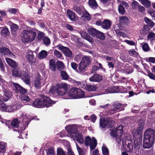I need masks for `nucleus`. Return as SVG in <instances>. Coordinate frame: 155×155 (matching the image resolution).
<instances>
[{
	"mask_svg": "<svg viewBox=\"0 0 155 155\" xmlns=\"http://www.w3.org/2000/svg\"><path fill=\"white\" fill-rule=\"evenodd\" d=\"M123 125L119 126L117 128L114 130H112L110 133L111 136L115 138L116 141L118 143H120L122 140L123 145L125 147L127 146V150L130 152L133 149V143L132 141L130 140V136L127 133L123 134Z\"/></svg>",
	"mask_w": 155,
	"mask_h": 155,
	"instance_id": "1",
	"label": "nucleus"
},
{
	"mask_svg": "<svg viewBox=\"0 0 155 155\" xmlns=\"http://www.w3.org/2000/svg\"><path fill=\"white\" fill-rule=\"evenodd\" d=\"M155 139V131L153 129H148L144 134L143 147L145 148H149L153 144Z\"/></svg>",
	"mask_w": 155,
	"mask_h": 155,
	"instance_id": "2",
	"label": "nucleus"
},
{
	"mask_svg": "<svg viewBox=\"0 0 155 155\" xmlns=\"http://www.w3.org/2000/svg\"><path fill=\"white\" fill-rule=\"evenodd\" d=\"M36 34V33L34 31L31 30H24L21 33V40L24 43L32 42L35 39Z\"/></svg>",
	"mask_w": 155,
	"mask_h": 155,
	"instance_id": "3",
	"label": "nucleus"
},
{
	"mask_svg": "<svg viewBox=\"0 0 155 155\" xmlns=\"http://www.w3.org/2000/svg\"><path fill=\"white\" fill-rule=\"evenodd\" d=\"M126 104H122L121 103H116L112 107L111 109L107 111H104L100 113V116H106L112 115L115 113L116 110L119 111L124 109V107L126 106Z\"/></svg>",
	"mask_w": 155,
	"mask_h": 155,
	"instance_id": "4",
	"label": "nucleus"
},
{
	"mask_svg": "<svg viewBox=\"0 0 155 155\" xmlns=\"http://www.w3.org/2000/svg\"><path fill=\"white\" fill-rule=\"evenodd\" d=\"M14 69L12 71V74L15 76L20 77L27 84H30V76L28 73L22 71L19 69Z\"/></svg>",
	"mask_w": 155,
	"mask_h": 155,
	"instance_id": "5",
	"label": "nucleus"
},
{
	"mask_svg": "<svg viewBox=\"0 0 155 155\" xmlns=\"http://www.w3.org/2000/svg\"><path fill=\"white\" fill-rule=\"evenodd\" d=\"M114 124V122L110 120L109 117H101L100 119V126L103 129L106 127H112Z\"/></svg>",
	"mask_w": 155,
	"mask_h": 155,
	"instance_id": "6",
	"label": "nucleus"
},
{
	"mask_svg": "<svg viewBox=\"0 0 155 155\" xmlns=\"http://www.w3.org/2000/svg\"><path fill=\"white\" fill-rule=\"evenodd\" d=\"M91 64V59L87 56H84L79 64L78 69L80 72H83L86 68L89 66Z\"/></svg>",
	"mask_w": 155,
	"mask_h": 155,
	"instance_id": "7",
	"label": "nucleus"
},
{
	"mask_svg": "<svg viewBox=\"0 0 155 155\" xmlns=\"http://www.w3.org/2000/svg\"><path fill=\"white\" fill-rule=\"evenodd\" d=\"M65 128L71 137L72 138H74L77 132V126L74 124L69 125L67 126Z\"/></svg>",
	"mask_w": 155,
	"mask_h": 155,
	"instance_id": "8",
	"label": "nucleus"
},
{
	"mask_svg": "<svg viewBox=\"0 0 155 155\" xmlns=\"http://www.w3.org/2000/svg\"><path fill=\"white\" fill-rule=\"evenodd\" d=\"M85 144L86 146H90L91 150H94L96 147L97 142L94 138L93 137L91 139L89 136H87L85 137L84 140Z\"/></svg>",
	"mask_w": 155,
	"mask_h": 155,
	"instance_id": "9",
	"label": "nucleus"
},
{
	"mask_svg": "<svg viewBox=\"0 0 155 155\" xmlns=\"http://www.w3.org/2000/svg\"><path fill=\"white\" fill-rule=\"evenodd\" d=\"M58 95H63L68 91V85L66 84H57Z\"/></svg>",
	"mask_w": 155,
	"mask_h": 155,
	"instance_id": "10",
	"label": "nucleus"
},
{
	"mask_svg": "<svg viewBox=\"0 0 155 155\" xmlns=\"http://www.w3.org/2000/svg\"><path fill=\"white\" fill-rule=\"evenodd\" d=\"M0 84L2 87L5 91V96L8 98L12 95V93L8 90L6 89V86L7 84V82L5 81L3 79L0 80Z\"/></svg>",
	"mask_w": 155,
	"mask_h": 155,
	"instance_id": "11",
	"label": "nucleus"
},
{
	"mask_svg": "<svg viewBox=\"0 0 155 155\" xmlns=\"http://www.w3.org/2000/svg\"><path fill=\"white\" fill-rule=\"evenodd\" d=\"M41 99L43 107H48L50 106L52 104H54L55 103L53 101L50 99L49 97L45 96H44L41 98Z\"/></svg>",
	"mask_w": 155,
	"mask_h": 155,
	"instance_id": "12",
	"label": "nucleus"
},
{
	"mask_svg": "<svg viewBox=\"0 0 155 155\" xmlns=\"http://www.w3.org/2000/svg\"><path fill=\"white\" fill-rule=\"evenodd\" d=\"M9 83L12 86H14L16 90L22 94L24 95V94L27 92V90L26 89L17 83L12 82H10Z\"/></svg>",
	"mask_w": 155,
	"mask_h": 155,
	"instance_id": "13",
	"label": "nucleus"
},
{
	"mask_svg": "<svg viewBox=\"0 0 155 155\" xmlns=\"http://www.w3.org/2000/svg\"><path fill=\"white\" fill-rule=\"evenodd\" d=\"M0 53L2 55H6L9 57L14 56V54L10 51L9 50L5 47H0Z\"/></svg>",
	"mask_w": 155,
	"mask_h": 155,
	"instance_id": "14",
	"label": "nucleus"
},
{
	"mask_svg": "<svg viewBox=\"0 0 155 155\" xmlns=\"http://www.w3.org/2000/svg\"><path fill=\"white\" fill-rule=\"evenodd\" d=\"M58 47L59 49L62 51L66 56L68 57L72 56V53L68 48L63 46H59Z\"/></svg>",
	"mask_w": 155,
	"mask_h": 155,
	"instance_id": "15",
	"label": "nucleus"
},
{
	"mask_svg": "<svg viewBox=\"0 0 155 155\" xmlns=\"http://www.w3.org/2000/svg\"><path fill=\"white\" fill-rule=\"evenodd\" d=\"M77 88L73 87L70 90L68 93L69 97L66 98V99H76Z\"/></svg>",
	"mask_w": 155,
	"mask_h": 155,
	"instance_id": "16",
	"label": "nucleus"
},
{
	"mask_svg": "<svg viewBox=\"0 0 155 155\" xmlns=\"http://www.w3.org/2000/svg\"><path fill=\"white\" fill-rule=\"evenodd\" d=\"M33 52V51H30L29 54L26 55V58L29 63L31 65H35L36 62V59L34 57Z\"/></svg>",
	"mask_w": 155,
	"mask_h": 155,
	"instance_id": "17",
	"label": "nucleus"
},
{
	"mask_svg": "<svg viewBox=\"0 0 155 155\" xmlns=\"http://www.w3.org/2000/svg\"><path fill=\"white\" fill-rule=\"evenodd\" d=\"M128 7V4L125 2H122L118 6V9L119 13L121 14H123L125 12V8Z\"/></svg>",
	"mask_w": 155,
	"mask_h": 155,
	"instance_id": "18",
	"label": "nucleus"
},
{
	"mask_svg": "<svg viewBox=\"0 0 155 155\" xmlns=\"http://www.w3.org/2000/svg\"><path fill=\"white\" fill-rule=\"evenodd\" d=\"M42 82V80L41 77L39 74L38 75L34 82V84L35 87L37 89L39 88L41 85Z\"/></svg>",
	"mask_w": 155,
	"mask_h": 155,
	"instance_id": "19",
	"label": "nucleus"
},
{
	"mask_svg": "<svg viewBox=\"0 0 155 155\" xmlns=\"http://www.w3.org/2000/svg\"><path fill=\"white\" fill-rule=\"evenodd\" d=\"M29 104L32 105L34 107L37 108L43 107L41 98V99H36L32 103H31L30 104Z\"/></svg>",
	"mask_w": 155,
	"mask_h": 155,
	"instance_id": "20",
	"label": "nucleus"
},
{
	"mask_svg": "<svg viewBox=\"0 0 155 155\" xmlns=\"http://www.w3.org/2000/svg\"><path fill=\"white\" fill-rule=\"evenodd\" d=\"M119 86H112L110 87L107 88L105 90L106 94L110 93H117L119 91L118 89Z\"/></svg>",
	"mask_w": 155,
	"mask_h": 155,
	"instance_id": "21",
	"label": "nucleus"
},
{
	"mask_svg": "<svg viewBox=\"0 0 155 155\" xmlns=\"http://www.w3.org/2000/svg\"><path fill=\"white\" fill-rule=\"evenodd\" d=\"M89 80L91 81L99 82L102 80V78L101 76L98 74H96L90 78Z\"/></svg>",
	"mask_w": 155,
	"mask_h": 155,
	"instance_id": "22",
	"label": "nucleus"
},
{
	"mask_svg": "<svg viewBox=\"0 0 155 155\" xmlns=\"http://www.w3.org/2000/svg\"><path fill=\"white\" fill-rule=\"evenodd\" d=\"M5 60L8 64L12 68H18L17 63L15 61L10 58H6Z\"/></svg>",
	"mask_w": 155,
	"mask_h": 155,
	"instance_id": "23",
	"label": "nucleus"
},
{
	"mask_svg": "<svg viewBox=\"0 0 155 155\" xmlns=\"http://www.w3.org/2000/svg\"><path fill=\"white\" fill-rule=\"evenodd\" d=\"M5 60L8 64L12 68H18L17 63L15 61L10 58H6Z\"/></svg>",
	"mask_w": 155,
	"mask_h": 155,
	"instance_id": "24",
	"label": "nucleus"
},
{
	"mask_svg": "<svg viewBox=\"0 0 155 155\" xmlns=\"http://www.w3.org/2000/svg\"><path fill=\"white\" fill-rule=\"evenodd\" d=\"M67 15L69 18L72 21H74L76 20V16L74 12L68 10L67 12Z\"/></svg>",
	"mask_w": 155,
	"mask_h": 155,
	"instance_id": "25",
	"label": "nucleus"
},
{
	"mask_svg": "<svg viewBox=\"0 0 155 155\" xmlns=\"http://www.w3.org/2000/svg\"><path fill=\"white\" fill-rule=\"evenodd\" d=\"M47 55V52L45 50H43L38 53V58L40 59H43L45 58Z\"/></svg>",
	"mask_w": 155,
	"mask_h": 155,
	"instance_id": "26",
	"label": "nucleus"
},
{
	"mask_svg": "<svg viewBox=\"0 0 155 155\" xmlns=\"http://www.w3.org/2000/svg\"><path fill=\"white\" fill-rule=\"evenodd\" d=\"M74 138H73L74 139L76 138L77 141L80 143L82 144L84 143V140L83 139V137L82 135L78 133L77 132Z\"/></svg>",
	"mask_w": 155,
	"mask_h": 155,
	"instance_id": "27",
	"label": "nucleus"
},
{
	"mask_svg": "<svg viewBox=\"0 0 155 155\" xmlns=\"http://www.w3.org/2000/svg\"><path fill=\"white\" fill-rule=\"evenodd\" d=\"M20 121L17 118H15L12 121L10 126L11 127L17 128L19 127V123Z\"/></svg>",
	"mask_w": 155,
	"mask_h": 155,
	"instance_id": "28",
	"label": "nucleus"
},
{
	"mask_svg": "<svg viewBox=\"0 0 155 155\" xmlns=\"http://www.w3.org/2000/svg\"><path fill=\"white\" fill-rule=\"evenodd\" d=\"M49 67L50 69L52 71H55L56 70L55 62L53 59H51L49 63Z\"/></svg>",
	"mask_w": 155,
	"mask_h": 155,
	"instance_id": "29",
	"label": "nucleus"
},
{
	"mask_svg": "<svg viewBox=\"0 0 155 155\" xmlns=\"http://www.w3.org/2000/svg\"><path fill=\"white\" fill-rule=\"evenodd\" d=\"M110 21L107 20H104L101 24L102 27L104 29H108L111 25Z\"/></svg>",
	"mask_w": 155,
	"mask_h": 155,
	"instance_id": "30",
	"label": "nucleus"
},
{
	"mask_svg": "<svg viewBox=\"0 0 155 155\" xmlns=\"http://www.w3.org/2000/svg\"><path fill=\"white\" fill-rule=\"evenodd\" d=\"M49 92L54 96H56L58 95L57 85L55 86H52L50 89Z\"/></svg>",
	"mask_w": 155,
	"mask_h": 155,
	"instance_id": "31",
	"label": "nucleus"
},
{
	"mask_svg": "<svg viewBox=\"0 0 155 155\" xmlns=\"http://www.w3.org/2000/svg\"><path fill=\"white\" fill-rule=\"evenodd\" d=\"M85 89L88 91H94L97 89V87L95 85H90L87 84L85 87Z\"/></svg>",
	"mask_w": 155,
	"mask_h": 155,
	"instance_id": "32",
	"label": "nucleus"
},
{
	"mask_svg": "<svg viewBox=\"0 0 155 155\" xmlns=\"http://www.w3.org/2000/svg\"><path fill=\"white\" fill-rule=\"evenodd\" d=\"M56 66L57 69L59 71H62L65 67L64 63L61 61H58L56 62Z\"/></svg>",
	"mask_w": 155,
	"mask_h": 155,
	"instance_id": "33",
	"label": "nucleus"
},
{
	"mask_svg": "<svg viewBox=\"0 0 155 155\" xmlns=\"http://www.w3.org/2000/svg\"><path fill=\"white\" fill-rule=\"evenodd\" d=\"M89 5L91 8L95 9L98 7L97 4L95 0H89Z\"/></svg>",
	"mask_w": 155,
	"mask_h": 155,
	"instance_id": "34",
	"label": "nucleus"
},
{
	"mask_svg": "<svg viewBox=\"0 0 155 155\" xmlns=\"http://www.w3.org/2000/svg\"><path fill=\"white\" fill-rule=\"evenodd\" d=\"M141 134L142 132L139 130L138 129L134 130L132 132V135L134 138L137 137H141Z\"/></svg>",
	"mask_w": 155,
	"mask_h": 155,
	"instance_id": "35",
	"label": "nucleus"
},
{
	"mask_svg": "<svg viewBox=\"0 0 155 155\" xmlns=\"http://www.w3.org/2000/svg\"><path fill=\"white\" fill-rule=\"evenodd\" d=\"M10 25L12 33L13 34H15L16 31L18 29V26L12 23H11Z\"/></svg>",
	"mask_w": 155,
	"mask_h": 155,
	"instance_id": "36",
	"label": "nucleus"
},
{
	"mask_svg": "<svg viewBox=\"0 0 155 155\" xmlns=\"http://www.w3.org/2000/svg\"><path fill=\"white\" fill-rule=\"evenodd\" d=\"M98 31L92 28H89L88 29V31L89 34L93 37H95Z\"/></svg>",
	"mask_w": 155,
	"mask_h": 155,
	"instance_id": "37",
	"label": "nucleus"
},
{
	"mask_svg": "<svg viewBox=\"0 0 155 155\" xmlns=\"http://www.w3.org/2000/svg\"><path fill=\"white\" fill-rule=\"evenodd\" d=\"M84 93L83 91L81 89L77 88V93L76 95V99L82 98L84 97Z\"/></svg>",
	"mask_w": 155,
	"mask_h": 155,
	"instance_id": "38",
	"label": "nucleus"
},
{
	"mask_svg": "<svg viewBox=\"0 0 155 155\" xmlns=\"http://www.w3.org/2000/svg\"><path fill=\"white\" fill-rule=\"evenodd\" d=\"M144 20L145 22L150 27L152 28L154 26L155 24L152 20L147 18L145 17L144 18Z\"/></svg>",
	"mask_w": 155,
	"mask_h": 155,
	"instance_id": "39",
	"label": "nucleus"
},
{
	"mask_svg": "<svg viewBox=\"0 0 155 155\" xmlns=\"http://www.w3.org/2000/svg\"><path fill=\"white\" fill-rule=\"evenodd\" d=\"M134 139L135 147H137L141 144L142 142L141 137H135V138H134Z\"/></svg>",
	"mask_w": 155,
	"mask_h": 155,
	"instance_id": "40",
	"label": "nucleus"
},
{
	"mask_svg": "<svg viewBox=\"0 0 155 155\" xmlns=\"http://www.w3.org/2000/svg\"><path fill=\"white\" fill-rule=\"evenodd\" d=\"M7 143L3 142H0V152H5Z\"/></svg>",
	"mask_w": 155,
	"mask_h": 155,
	"instance_id": "41",
	"label": "nucleus"
},
{
	"mask_svg": "<svg viewBox=\"0 0 155 155\" xmlns=\"http://www.w3.org/2000/svg\"><path fill=\"white\" fill-rule=\"evenodd\" d=\"M61 75L62 78L64 80H67L69 78V75L65 71H61Z\"/></svg>",
	"mask_w": 155,
	"mask_h": 155,
	"instance_id": "42",
	"label": "nucleus"
},
{
	"mask_svg": "<svg viewBox=\"0 0 155 155\" xmlns=\"http://www.w3.org/2000/svg\"><path fill=\"white\" fill-rule=\"evenodd\" d=\"M144 121L143 120H140L139 121L138 126V129L142 132L144 128Z\"/></svg>",
	"mask_w": 155,
	"mask_h": 155,
	"instance_id": "43",
	"label": "nucleus"
},
{
	"mask_svg": "<svg viewBox=\"0 0 155 155\" xmlns=\"http://www.w3.org/2000/svg\"><path fill=\"white\" fill-rule=\"evenodd\" d=\"M76 147L78 150L79 155H85L86 153L85 151L82 148L80 147L77 144H76Z\"/></svg>",
	"mask_w": 155,
	"mask_h": 155,
	"instance_id": "44",
	"label": "nucleus"
},
{
	"mask_svg": "<svg viewBox=\"0 0 155 155\" xmlns=\"http://www.w3.org/2000/svg\"><path fill=\"white\" fill-rule=\"evenodd\" d=\"M120 21L121 23L126 24L128 22V19L127 17L122 16L120 18Z\"/></svg>",
	"mask_w": 155,
	"mask_h": 155,
	"instance_id": "45",
	"label": "nucleus"
},
{
	"mask_svg": "<svg viewBox=\"0 0 155 155\" xmlns=\"http://www.w3.org/2000/svg\"><path fill=\"white\" fill-rule=\"evenodd\" d=\"M45 33L42 32L38 31L37 39L39 41H41L44 38Z\"/></svg>",
	"mask_w": 155,
	"mask_h": 155,
	"instance_id": "46",
	"label": "nucleus"
},
{
	"mask_svg": "<svg viewBox=\"0 0 155 155\" xmlns=\"http://www.w3.org/2000/svg\"><path fill=\"white\" fill-rule=\"evenodd\" d=\"M139 1L147 7H149L150 6V2L148 0H139Z\"/></svg>",
	"mask_w": 155,
	"mask_h": 155,
	"instance_id": "47",
	"label": "nucleus"
},
{
	"mask_svg": "<svg viewBox=\"0 0 155 155\" xmlns=\"http://www.w3.org/2000/svg\"><path fill=\"white\" fill-rule=\"evenodd\" d=\"M19 97L21 100L22 101L28 102L30 100V99L28 96L24 94H21L20 95Z\"/></svg>",
	"mask_w": 155,
	"mask_h": 155,
	"instance_id": "48",
	"label": "nucleus"
},
{
	"mask_svg": "<svg viewBox=\"0 0 155 155\" xmlns=\"http://www.w3.org/2000/svg\"><path fill=\"white\" fill-rule=\"evenodd\" d=\"M0 110L2 111H6L7 107L6 105L3 103L2 101H0Z\"/></svg>",
	"mask_w": 155,
	"mask_h": 155,
	"instance_id": "49",
	"label": "nucleus"
},
{
	"mask_svg": "<svg viewBox=\"0 0 155 155\" xmlns=\"http://www.w3.org/2000/svg\"><path fill=\"white\" fill-rule=\"evenodd\" d=\"M43 42L46 46H48L50 44V40L48 38L45 37L43 38Z\"/></svg>",
	"mask_w": 155,
	"mask_h": 155,
	"instance_id": "50",
	"label": "nucleus"
},
{
	"mask_svg": "<svg viewBox=\"0 0 155 155\" xmlns=\"http://www.w3.org/2000/svg\"><path fill=\"white\" fill-rule=\"evenodd\" d=\"M96 38L104 40L105 37L104 34L98 31L96 37Z\"/></svg>",
	"mask_w": 155,
	"mask_h": 155,
	"instance_id": "51",
	"label": "nucleus"
},
{
	"mask_svg": "<svg viewBox=\"0 0 155 155\" xmlns=\"http://www.w3.org/2000/svg\"><path fill=\"white\" fill-rule=\"evenodd\" d=\"M149 30V28L147 26H145L143 29L140 31V32L142 34L144 35L148 33Z\"/></svg>",
	"mask_w": 155,
	"mask_h": 155,
	"instance_id": "52",
	"label": "nucleus"
},
{
	"mask_svg": "<svg viewBox=\"0 0 155 155\" xmlns=\"http://www.w3.org/2000/svg\"><path fill=\"white\" fill-rule=\"evenodd\" d=\"M147 39L151 40H155V34L151 32L149 33L147 37Z\"/></svg>",
	"mask_w": 155,
	"mask_h": 155,
	"instance_id": "53",
	"label": "nucleus"
},
{
	"mask_svg": "<svg viewBox=\"0 0 155 155\" xmlns=\"http://www.w3.org/2000/svg\"><path fill=\"white\" fill-rule=\"evenodd\" d=\"M54 55L57 58H61L62 57V54L59 51L55 50L54 51Z\"/></svg>",
	"mask_w": 155,
	"mask_h": 155,
	"instance_id": "54",
	"label": "nucleus"
},
{
	"mask_svg": "<svg viewBox=\"0 0 155 155\" xmlns=\"http://www.w3.org/2000/svg\"><path fill=\"white\" fill-rule=\"evenodd\" d=\"M1 33L2 35H4L5 36L7 35L9 33L8 29L6 28H4L1 31Z\"/></svg>",
	"mask_w": 155,
	"mask_h": 155,
	"instance_id": "55",
	"label": "nucleus"
},
{
	"mask_svg": "<svg viewBox=\"0 0 155 155\" xmlns=\"http://www.w3.org/2000/svg\"><path fill=\"white\" fill-rule=\"evenodd\" d=\"M118 90L119 91L118 92L125 93L127 92V89L123 87L119 86Z\"/></svg>",
	"mask_w": 155,
	"mask_h": 155,
	"instance_id": "56",
	"label": "nucleus"
},
{
	"mask_svg": "<svg viewBox=\"0 0 155 155\" xmlns=\"http://www.w3.org/2000/svg\"><path fill=\"white\" fill-rule=\"evenodd\" d=\"M83 8L82 7H76L74 8V10L75 11L77 12L79 14H81L82 13V9Z\"/></svg>",
	"mask_w": 155,
	"mask_h": 155,
	"instance_id": "57",
	"label": "nucleus"
},
{
	"mask_svg": "<svg viewBox=\"0 0 155 155\" xmlns=\"http://www.w3.org/2000/svg\"><path fill=\"white\" fill-rule=\"evenodd\" d=\"M116 32L117 35L120 36L124 37H126L127 36V35L121 30L117 29L116 31Z\"/></svg>",
	"mask_w": 155,
	"mask_h": 155,
	"instance_id": "58",
	"label": "nucleus"
},
{
	"mask_svg": "<svg viewBox=\"0 0 155 155\" xmlns=\"http://www.w3.org/2000/svg\"><path fill=\"white\" fill-rule=\"evenodd\" d=\"M57 155H66L63 150L61 148H58L57 150Z\"/></svg>",
	"mask_w": 155,
	"mask_h": 155,
	"instance_id": "59",
	"label": "nucleus"
},
{
	"mask_svg": "<svg viewBox=\"0 0 155 155\" xmlns=\"http://www.w3.org/2000/svg\"><path fill=\"white\" fill-rule=\"evenodd\" d=\"M83 17L85 18V20H89L91 19L90 15L87 12H85L83 14Z\"/></svg>",
	"mask_w": 155,
	"mask_h": 155,
	"instance_id": "60",
	"label": "nucleus"
},
{
	"mask_svg": "<svg viewBox=\"0 0 155 155\" xmlns=\"http://www.w3.org/2000/svg\"><path fill=\"white\" fill-rule=\"evenodd\" d=\"M143 50L145 52L148 51L149 50V47L148 45L146 43H144L142 46Z\"/></svg>",
	"mask_w": 155,
	"mask_h": 155,
	"instance_id": "61",
	"label": "nucleus"
},
{
	"mask_svg": "<svg viewBox=\"0 0 155 155\" xmlns=\"http://www.w3.org/2000/svg\"><path fill=\"white\" fill-rule=\"evenodd\" d=\"M47 153V155H55L54 150L51 148L48 149Z\"/></svg>",
	"mask_w": 155,
	"mask_h": 155,
	"instance_id": "62",
	"label": "nucleus"
},
{
	"mask_svg": "<svg viewBox=\"0 0 155 155\" xmlns=\"http://www.w3.org/2000/svg\"><path fill=\"white\" fill-rule=\"evenodd\" d=\"M132 8L133 9H135L139 7V4L136 1H134L131 3Z\"/></svg>",
	"mask_w": 155,
	"mask_h": 155,
	"instance_id": "63",
	"label": "nucleus"
},
{
	"mask_svg": "<svg viewBox=\"0 0 155 155\" xmlns=\"http://www.w3.org/2000/svg\"><path fill=\"white\" fill-rule=\"evenodd\" d=\"M102 151L103 155H108V150L106 147H102Z\"/></svg>",
	"mask_w": 155,
	"mask_h": 155,
	"instance_id": "64",
	"label": "nucleus"
}]
</instances>
